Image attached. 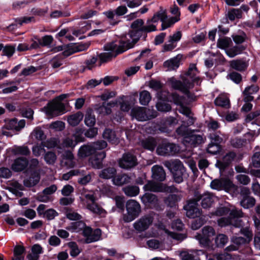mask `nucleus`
<instances>
[{
    "label": "nucleus",
    "mask_w": 260,
    "mask_h": 260,
    "mask_svg": "<svg viewBox=\"0 0 260 260\" xmlns=\"http://www.w3.org/2000/svg\"><path fill=\"white\" fill-rule=\"evenodd\" d=\"M198 73L196 65L191 64L188 71L181 76L182 81L172 77L169 79L168 82L173 88L187 93L189 90L193 87L194 84H199L200 79L198 76Z\"/></svg>",
    "instance_id": "f257e3e1"
},
{
    "label": "nucleus",
    "mask_w": 260,
    "mask_h": 260,
    "mask_svg": "<svg viewBox=\"0 0 260 260\" xmlns=\"http://www.w3.org/2000/svg\"><path fill=\"white\" fill-rule=\"evenodd\" d=\"M67 97V94H61L55 100L48 103L47 105L42 109L47 116L53 117L58 115L65 110L64 105L61 101Z\"/></svg>",
    "instance_id": "f03ea898"
},
{
    "label": "nucleus",
    "mask_w": 260,
    "mask_h": 260,
    "mask_svg": "<svg viewBox=\"0 0 260 260\" xmlns=\"http://www.w3.org/2000/svg\"><path fill=\"white\" fill-rule=\"evenodd\" d=\"M126 210L122 219L125 222H129L139 216L141 211V206L136 201L129 200L126 202Z\"/></svg>",
    "instance_id": "7ed1b4c3"
},
{
    "label": "nucleus",
    "mask_w": 260,
    "mask_h": 260,
    "mask_svg": "<svg viewBox=\"0 0 260 260\" xmlns=\"http://www.w3.org/2000/svg\"><path fill=\"white\" fill-rule=\"evenodd\" d=\"M164 165L171 171L176 182L179 183L183 181V176L185 170L180 160L166 161L164 162Z\"/></svg>",
    "instance_id": "20e7f679"
},
{
    "label": "nucleus",
    "mask_w": 260,
    "mask_h": 260,
    "mask_svg": "<svg viewBox=\"0 0 260 260\" xmlns=\"http://www.w3.org/2000/svg\"><path fill=\"white\" fill-rule=\"evenodd\" d=\"M90 44L86 43L82 44H70L68 45H61L52 49L54 52L62 51V54L64 56H68L74 53L86 50Z\"/></svg>",
    "instance_id": "39448f33"
},
{
    "label": "nucleus",
    "mask_w": 260,
    "mask_h": 260,
    "mask_svg": "<svg viewBox=\"0 0 260 260\" xmlns=\"http://www.w3.org/2000/svg\"><path fill=\"white\" fill-rule=\"evenodd\" d=\"M131 115L139 121H146L156 116V112L143 107H135L132 109Z\"/></svg>",
    "instance_id": "423d86ee"
},
{
    "label": "nucleus",
    "mask_w": 260,
    "mask_h": 260,
    "mask_svg": "<svg viewBox=\"0 0 260 260\" xmlns=\"http://www.w3.org/2000/svg\"><path fill=\"white\" fill-rule=\"evenodd\" d=\"M25 125V120L21 119L18 120L16 118L8 119L5 120V124L2 130V134L7 136H9V133L5 130L11 129L17 132L21 131Z\"/></svg>",
    "instance_id": "0eeeda50"
},
{
    "label": "nucleus",
    "mask_w": 260,
    "mask_h": 260,
    "mask_svg": "<svg viewBox=\"0 0 260 260\" xmlns=\"http://www.w3.org/2000/svg\"><path fill=\"white\" fill-rule=\"evenodd\" d=\"M131 30H129L127 36L130 38H134L135 41H139L141 32L143 31L144 21L141 19H138L133 21L131 25Z\"/></svg>",
    "instance_id": "6e6552de"
},
{
    "label": "nucleus",
    "mask_w": 260,
    "mask_h": 260,
    "mask_svg": "<svg viewBox=\"0 0 260 260\" xmlns=\"http://www.w3.org/2000/svg\"><path fill=\"white\" fill-rule=\"evenodd\" d=\"M210 187L218 190H224L230 191L234 188L235 185L229 179L226 178L216 179L211 181Z\"/></svg>",
    "instance_id": "1a4fd4ad"
},
{
    "label": "nucleus",
    "mask_w": 260,
    "mask_h": 260,
    "mask_svg": "<svg viewBox=\"0 0 260 260\" xmlns=\"http://www.w3.org/2000/svg\"><path fill=\"white\" fill-rule=\"evenodd\" d=\"M179 147L173 143H165L159 145L156 152L158 155L162 156L173 155L178 152Z\"/></svg>",
    "instance_id": "9d476101"
},
{
    "label": "nucleus",
    "mask_w": 260,
    "mask_h": 260,
    "mask_svg": "<svg viewBox=\"0 0 260 260\" xmlns=\"http://www.w3.org/2000/svg\"><path fill=\"white\" fill-rule=\"evenodd\" d=\"M117 47V44L114 42L109 43L106 44L105 47V51L106 52L100 54L99 57L102 63L109 61L112 58L115 57L117 54L114 51Z\"/></svg>",
    "instance_id": "9b49d317"
},
{
    "label": "nucleus",
    "mask_w": 260,
    "mask_h": 260,
    "mask_svg": "<svg viewBox=\"0 0 260 260\" xmlns=\"http://www.w3.org/2000/svg\"><path fill=\"white\" fill-rule=\"evenodd\" d=\"M215 235V231L210 226H206L202 229V234L196 236L200 243L203 245H208L211 241V239Z\"/></svg>",
    "instance_id": "f8f14e48"
},
{
    "label": "nucleus",
    "mask_w": 260,
    "mask_h": 260,
    "mask_svg": "<svg viewBox=\"0 0 260 260\" xmlns=\"http://www.w3.org/2000/svg\"><path fill=\"white\" fill-rule=\"evenodd\" d=\"M184 209L186 216L189 218H194L201 215V211L198 208L197 201L194 199L188 200Z\"/></svg>",
    "instance_id": "ddd939ff"
},
{
    "label": "nucleus",
    "mask_w": 260,
    "mask_h": 260,
    "mask_svg": "<svg viewBox=\"0 0 260 260\" xmlns=\"http://www.w3.org/2000/svg\"><path fill=\"white\" fill-rule=\"evenodd\" d=\"M137 164L136 157L130 153L124 154L119 160V167L124 169H130L135 167Z\"/></svg>",
    "instance_id": "4468645a"
},
{
    "label": "nucleus",
    "mask_w": 260,
    "mask_h": 260,
    "mask_svg": "<svg viewBox=\"0 0 260 260\" xmlns=\"http://www.w3.org/2000/svg\"><path fill=\"white\" fill-rule=\"evenodd\" d=\"M153 221V218L150 215L142 216L134 223V228L139 232H144L149 228Z\"/></svg>",
    "instance_id": "2eb2a0df"
},
{
    "label": "nucleus",
    "mask_w": 260,
    "mask_h": 260,
    "mask_svg": "<svg viewBox=\"0 0 260 260\" xmlns=\"http://www.w3.org/2000/svg\"><path fill=\"white\" fill-rule=\"evenodd\" d=\"M138 41H135L134 38H129L127 35L124 39L120 41L119 45H117V47L114 51L117 55L133 48Z\"/></svg>",
    "instance_id": "dca6fc26"
},
{
    "label": "nucleus",
    "mask_w": 260,
    "mask_h": 260,
    "mask_svg": "<svg viewBox=\"0 0 260 260\" xmlns=\"http://www.w3.org/2000/svg\"><path fill=\"white\" fill-rule=\"evenodd\" d=\"M138 41H135L134 38H129L127 35L124 39L120 41L119 45H117V47L114 51L117 55L133 48Z\"/></svg>",
    "instance_id": "f3484780"
},
{
    "label": "nucleus",
    "mask_w": 260,
    "mask_h": 260,
    "mask_svg": "<svg viewBox=\"0 0 260 260\" xmlns=\"http://www.w3.org/2000/svg\"><path fill=\"white\" fill-rule=\"evenodd\" d=\"M194 200L197 201V202L201 200V206L204 209L210 208L214 202V196L213 194L206 192L203 195L197 196Z\"/></svg>",
    "instance_id": "a211bd4d"
},
{
    "label": "nucleus",
    "mask_w": 260,
    "mask_h": 260,
    "mask_svg": "<svg viewBox=\"0 0 260 260\" xmlns=\"http://www.w3.org/2000/svg\"><path fill=\"white\" fill-rule=\"evenodd\" d=\"M116 104V102L104 103L102 105H96L94 107V109L99 114L103 115H108L111 113V108L114 107Z\"/></svg>",
    "instance_id": "6ab92c4d"
},
{
    "label": "nucleus",
    "mask_w": 260,
    "mask_h": 260,
    "mask_svg": "<svg viewBox=\"0 0 260 260\" xmlns=\"http://www.w3.org/2000/svg\"><path fill=\"white\" fill-rule=\"evenodd\" d=\"M61 165L68 168H74L76 162L73 153L71 151H66L62 155Z\"/></svg>",
    "instance_id": "aec40b11"
},
{
    "label": "nucleus",
    "mask_w": 260,
    "mask_h": 260,
    "mask_svg": "<svg viewBox=\"0 0 260 260\" xmlns=\"http://www.w3.org/2000/svg\"><path fill=\"white\" fill-rule=\"evenodd\" d=\"M152 178L155 180L162 181L166 179V173L161 166H154L152 169Z\"/></svg>",
    "instance_id": "412c9836"
},
{
    "label": "nucleus",
    "mask_w": 260,
    "mask_h": 260,
    "mask_svg": "<svg viewBox=\"0 0 260 260\" xmlns=\"http://www.w3.org/2000/svg\"><path fill=\"white\" fill-rule=\"evenodd\" d=\"M106 155L104 151L98 153L90 158V163L93 168L99 169L102 167L103 160Z\"/></svg>",
    "instance_id": "4be33fe9"
},
{
    "label": "nucleus",
    "mask_w": 260,
    "mask_h": 260,
    "mask_svg": "<svg viewBox=\"0 0 260 260\" xmlns=\"http://www.w3.org/2000/svg\"><path fill=\"white\" fill-rule=\"evenodd\" d=\"M259 90L258 86L252 85L245 88L243 93L244 96V101L245 102H249L253 100V96L251 94L256 93Z\"/></svg>",
    "instance_id": "5701e85b"
},
{
    "label": "nucleus",
    "mask_w": 260,
    "mask_h": 260,
    "mask_svg": "<svg viewBox=\"0 0 260 260\" xmlns=\"http://www.w3.org/2000/svg\"><path fill=\"white\" fill-rule=\"evenodd\" d=\"M229 63L230 67L240 72L245 71L248 66V62L243 59L233 60Z\"/></svg>",
    "instance_id": "b1692460"
},
{
    "label": "nucleus",
    "mask_w": 260,
    "mask_h": 260,
    "mask_svg": "<svg viewBox=\"0 0 260 260\" xmlns=\"http://www.w3.org/2000/svg\"><path fill=\"white\" fill-rule=\"evenodd\" d=\"M167 18V10L162 7L159 8V10L155 13L152 18L147 20V23H156L160 20L161 23Z\"/></svg>",
    "instance_id": "393cba45"
},
{
    "label": "nucleus",
    "mask_w": 260,
    "mask_h": 260,
    "mask_svg": "<svg viewBox=\"0 0 260 260\" xmlns=\"http://www.w3.org/2000/svg\"><path fill=\"white\" fill-rule=\"evenodd\" d=\"M103 137L112 144L116 145L119 142V138L116 136L115 132L110 129H106L104 132Z\"/></svg>",
    "instance_id": "a878e982"
},
{
    "label": "nucleus",
    "mask_w": 260,
    "mask_h": 260,
    "mask_svg": "<svg viewBox=\"0 0 260 260\" xmlns=\"http://www.w3.org/2000/svg\"><path fill=\"white\" fill-rule=\"evenodd\" d=\"M205 138L201 135L192 134L189 136L185 137L184 141L190 145L200 144L204 142Z\"/></svg>",
    "instance_id": "bb28decb"
},
{
    "label": "nucleus",
    "mask_w": 260,
    "mask_h": 260,
    "mask_svg": "<svg viewBox=\"0 0 260 260\" xmlns=\"http://www.w3.org/2000/svg\"><path fill=\"white\" fill-rule=\"evenodd\" d=\"M28 165V161L24 158H18L16 159L12 165V168L16 172L24 170Z\"/></svg>",
    "instance_id": "cd10ccee"
},
{
    "label": "nucleus",
    "mask_w": 260,
    "mask_h": 260,
    "mask_svg": "<svg viewBox=\"0 0 260 260\" xmlns=\"http://www.w3.org/2000/svg\"><path fill=\"white\" fill-rule=\"evenodd\" d=\"M143 189L145 191L153 192L161 191L164 190L162 184L155 183L152 181H148L147 183L144 186Z\"/></svg>",
    "instance_id": "c85d7f7f"
},
{
    "label": "nucleus",
    "mask_w": 260,
    "mask_h": 260,
    "mask_svg": "<svg viewBox=\"0 0 260 260\" xmlns=\"http://www.w3.org/2000/svg\"><path fill=\"white\" fill-rule=\"evenodd\" d=\"M83 118V114L80 112L72 114L68 117V122L70 125L75 126L78 125Z\"/></svg>",
    "instance_id": "c756f323"
},
{
    "label": "nucleus",
    "mask_w": 260,
    "mask_h": 260,
    "mask_svg": "<svg viewBox=\"0 0 260 260\" xmlns=\"http://www.w3.org/2000/svg\"><path fill=\"white\" fill-rule=\"evenodd\" d=\"M95 152L92 145H84L80 147L78 151L79 157L84 158L90 155Z\"/></svg>",
    "instance_id": "7c9ffc66"
},
{
    "label": "nucleus",
    "mask_w": 260,
    "mask_h": 260,
    "mask_svg": "<svg viewBox=\"0 0 260 260\" xmlns=\"http://www.w3.org/2000/svg\"><path fill=\"white\" fill-rule=\"evenodd\" d=\"M116 173V170L114 167H108L102 170L99 176L103 179H108L114 177Z\"/></svg>",
    "instance_id": "2f4dec72"
},
{
    "label": "nucleus",
    "mask_w": 260,
    "mask_h": 260,
    "mask_svg": "<svg viewBox=\"0 0 260 260\" xmlns=\"http://www.w3.org/2000/svg\"><path fill=\"white\" fill-rule=\"evenodd\" d=\"M40 179L39 174L35 172L31 174L29 178L24 180L23 183L25 186L31 187L36 185L39 182Z\"/></svg>",
    "instance_id": "473e14b6"
},
{
    "label": "nucleus",
    "mask_w": 260,
    "mask_h": 260,
    "mask_svg": "<svg viewBox=\"0 0 260 260\" xmlns=\"http://www.w3.org/2000/svg\"><path fill=\"white\" fill-rule=\"evenodd\" d=\"M179 66V60L177 57L171 58L164 63V68H167L169 71L176 70Z\"/></svg>",
    "instance_id": "72a5a7b5"
},
{
    "label": "nucleus",
    "mask_w": 260,
    "mask_h": 260,
    "mask_svg": "<svg viewBox=\"0 0 260 260\" xmlns=\"http://www.w3.org/2000/svg\"><path fill=\"white\" fill-rule=\"evenodd\" d=\"M181 260H197V252L193 250H185L180 253Z\"/></svg>",
    "instance_id": "f704fd0d"
},
{
    "label": "nucleus",
    "mask_w": 260,
    "mask_h": 260,
    "mask_svg": "<svg viewBox=\"0 0 260 260\" xmlns=\"http://www.w3.org/2000/svg\"><path fill=\"white\" fill-rule=\"evenodd\" d=\"M235 154L234 152H230L226 154L222 159V161L218 162V164L220 169H224L228 166L234 159Z\"/></svg>",
    "instance_id": "c9c22d12"
},
{
    "label": "nucleus",
    "mask_w": 260,
    "mask_h": 260,
    "mask_svg": "<svg viewBox=\"0 0 260 260\" xmlns=\"http://www.w3.org/2000/svg\"><path fill=\"white\" fill-rule=\"evenodd\" d=\"M130 177L126 174H122L115 177L112 181L113 183L118 186L122 185L129 182Z\"/></svg>",
    "instance_id": "e433bc0d"
},
{
    "label": "nucleus",
    "mask_w": 260,
    "mask_h": 260,
    "mask_svg": "<svg viewBox=\"0 0 260 260\" xmlns=\"http://www.w3.org/2000/svg\"><path fill=\"white\" fill-rule=\"evenodd\" d=\"M125 194L129 197H135L139 193V188L137 186H127L123 188Z\"/></svg>",
    "instance_id": "4c0bfd02"
},
{
    "label": "nucleus",
    "mask_w": 260,
    "mask_h": 260,
    "mask_svg": "<svg viewBox=\"0 0 260 260\" xmlns=\"http://www.w3.org/2000/svg\"><path fill=\"white\" fill-rule=\"evenodd\" d=\"M151 99V94L147 90H143L140 93L139 102L142 105H147Z\"/></svg>",
    "instance_id": "58836bf2"
},
{
    "label": "nucleus",
    "mask_w": 260,
    "mask_h": 260,
    "mask_svg": "<svg viewBox=\"0 0 260 260\" xmlns=\"http://www.w3.org/2000/svg\"><path fill=\"white\" fill-rule=\"evenodd\" d=\"M255 204V199L252 197H243L240 202L241 205L244 208H249Z\"/></svg>",
    "instance_id": "ea45409f"
},
{
    "label": "nucleus",
    "mask_w": 260,
    "mask_h": 260,
    "mask_svg": "<svg viewBox=\"0 0 260 260\" xmlns=\"http://www.w3.org/2000/svg\"><path fill=\"white\" fill-rule=\"evenodd\" d=\"M228 241V236L222 234H218L215 239V244L218 247H223Z\"/></svg>",
    "instance_id": "a19ab883"
},
{
    "label": "nucleus",
    "mask_w": 260,
    "mask_h": 260,
    "mask_svg": "<svg viewBox=\"0 0 260 260\" xmlns=\"http://www.w3.org/2000/svg\"><path fill=\"white\" fill-rule=\"evenodd\" d=\"M86 207L88 210L95 214L101 215L105 213V211L99 207L94 201L91 203H88Z\"/></svg>",
    "instance_id": "79ce46f5"
},
{
    "label": "nucleus",
    "mask_w": 260,
    "mask_h": 260,
    "mask_svg": "<svg viewBox=\"0 0 260 260\" xmlns=\"http://www.w3.org/2000/svg\"><path fill=\"white\" fill-rule=\"evenodd\" d=\"M142 201L145 204H155L157 203V199L156 197L153 194L146 193L141 198Z\"/></svg>",
    "instance_id": "37998d69"
},
{
    "label": "nucleus",
    "mask_w": 260,
    "mask_h": 260,
    "mask_svg": "<svg viewBox=\"0 0 260 260\" xmlns=\"http://www.w3.org/2000/svg\"><path fill=\"white\" fill-rule=\"evenodd\" d=\"M142 145L144 148L153 151L156 145V142L154 139L148 138L142 142Z\"/></svg>",
    "instance_id": "c03bdc74"
},
{
    "label": "nucleus",
    "mask_w": 260,
    "mask_h": 260,
    "mask_svg": "<svg viewBox=\"0 0 260 260\" xmlns=\"http://www.w3.org/2000/svg\"><path fill=\"white\" fill-rule=\"evenodd\" d=\"M179 200L180 198L177 195L171 194L165 200V203L169 207L176 208V203Z\"/></svg>",
    "instance_id": "a18cd8bd"
},
{
    "label": "nucleus",
    "mask_w": 260,
    "mask_h": 260,
    "mask_svg": "<svg viewBox=\"0 0 260 260\" xmlns=\"http://www.w3.org/2000/svg\"><path fill=\"white\" fill-rule=\"evenodd\" d=\"M179 20L178 17H172L169 19H166L161 23V30H165V29L171 27L176 22H177Z\"/></svg>",
    "instance_id": "49530a36"
},
{
    "label": "nucleus",
    "mask_w": 260,
    "mask_h": 260,
    "mask_svg": "<svg viewBox=\"0 0 260 260\" xmlns=\"http://www.w3.org/2000/svg\"><path fill=\"white\" fill-rule=\"evenodd\" d=\"M85 123L88 126H92L95 123V116L92 113L91 110L87 111L85 117Z\"/></svg>",
    "instance_id": "de8ad7c7"
},
{
    "label": "nucleus",
    "mask_w": 260,
    "mask_h": 260,
    "mask_svg": "<svg viewBox=\"0 0 260 260\" xmlns=\"http://www.w3.org/2000/svg\"><path fill=\"white\" fill-rule=\"evenodd\" d=\"M215 104L218 106L229 108L230 106V101L226 97L219 96L215 99Z\"/></svg>",
    "instance_id": "09e8293b"
},
{
    "label": "nucleus",
    "mask_w": 260,
    "mask_h": 260,
    "mask_svg": "<svg viewBox=\"0 0 260 260\" xmlns=\"http://www.w3.org/2000/svg\"><path fill=\"white\" fill-rule=\"evenodd\" d=\"M227 16L230 20L233 21L236 18H241L242 13L240 10L238 9H233L228 12Z\"/></svg>",
    "instance_id": "8fccbe9b"
},
{
    "label": "nucleus",
    "mask_w": 260,
    "mask_h": 260,
    "mask_svg": "<svg viewBox=\"0 0 260 260\" xmlns=\"http://www.w3.org/2000/svg\"><path fill=\"white\" fill-rule=\"evenodd\" d=\"M44 159L47 164L48 165L54 164L57 159V156L55 153L52 151H49L47 152L44 156Z\"/></svg>",
    "instance_id": "3c124183"
},
{
    "label": "nucleus",
    "mask_w": 260,
    "mask_h": 260,
    "mask_svg": "<svg viewBox=\"0 0 260 260\" xmlns=\"http://www.w3.org/2000/svg\"><path fill=\"white\" fill-rule=\"evenodd\" d=\"M156 107L158 111L160 112H168L171 110V106L170 104L163 101H160L156 103Z\"/></svg>",
    "instance_id": "603ef678"
},
{
    "label": "nucleus",
    "mask_w": 260,
    "mask_h": 260,
    "mask_svg": "<svg viewBox=\"0 0 260 260\" xmlns=\"http://www.w3.org/2000/svg\"><path fill=\"white\" fill-rule=\"evenodd\" d=\"M32 137L38 140H43L45 139L46 136L43 131L40 127H36L31 134Z\"/></svg>",
    "instance_id": "864d4df0"
},
{
    "label": "nucleus",
    "mask_w": 260,
    "mask_h": 260,
    "mask_svg": "<svg viewBox=\"0 0 260 260\" xmlns=\"http://www.w3.org/2000/svg\"><path fill=\"white\" fill-rule=\"evenodd\" d=\"M231 42V39L229 38H221L218 40L217 45L220 48L226 49L229 46Z\"/></svg>",
    "instance_id": "5fc2aeb1"
},
{
    "label": "nucleus",
    "mask_w": 260,
    "mask_h": 260,
    "mask_svg": "<svg viewBox=\"0 0 260 260\" xmlns=\"http://www.w3.org/2000/svg\"><path fill=\"white\" fill-rule=\"evenodd\" d=\"M101 231L100 229H96L94 231H92V233L91 236L89 238H87L86 241L87 243H91L93 241H98L101 236Z\"/></svg>",
    "instance_id": "6e6d98bb"
},
{
    "label": "nucleus",
    "mask_w": 260,
    "mask_h": 260,
    "mask_svg": "<svg viewBox=\"0 0 260 260\" xmlns=\"http://www.w3.org/2000/svg\"><path fill=\"white\" fill-rule=\"evenodd\" d=\"M65 127L64 123L61 121H57L52 122L49 125V128L53 129L56 131H61Z\"/></svg>",
    "instance_id": "4d7b16f0"
},
{
    "label": "nucleus",
    "mask_w": 260,
    "mask_h": 260,
    "mask_svg": "<svg viewBox=\"0 0 260 260\" xmlns=\"http://www.w3.org/2000/svg\"><path fill=\"white\" fill-rule=\"evenodd\" d=\"M68 246L71 249L70 254L71 255L75 256L80 253V250L76 243L73 242H70L68 244Z\"/></svg>",
    "instance_id": "13d9d810"
},
{
    "label": "nucleus",
    "mask_w": 260,
    "mask_h": 260,
    "mask_svg": "<svg viewBox=\"0 0 260 260\" xmlns=\"http://www.w3.org/2000/svg\"><path fill=\"white\" fill-rule=\"evenodd\" d=\"M243 49L240 47H235L226 51L227 55L230 57H234L236 55L240 54Z\"/></svg>",
    "instance_id": "bf43d9fd"
},
{
    "label": "nucleus",
    "mask_w": 260,
    "mask_h": 260,
    "mask_svg": "<svg viewBox=\"0 0 260 260\" xmlns=\"http://www.w3.org/2000/svg\"><path fill=\"white\" fill-rule=\"evenodd\" d=\"M231 143L233 147L240 148L245 144L246 141L244 140L236 138L232 139Z\"/></svg>",
    "instance_id": "052dcab7"
},
{
    "label": "nucleus",
    "mask_w": 260,
    "mask_h": 260,
    "mask_svg": "<svg viewBox=\"0 0 260 260\" xmlns=\"http://www.w3.org/2000/svg\"><path fill=\"white\" fill-rule=\"evenodd\" d=\"M53 38L51 36H45L41 40H39V44L41 46H48L52 43Z\"/></svg>",
    "instance_id": "680f3d73"
},
{
    "label": "nucleus",
    "mask_w": 260,
    "mask_h": 260,
    "mask_svg": "<svg viewBox=\"0 0 260 260\" xmlns=\"http://www.w3.org/2000/svg\"><path fill=\"white\" fill-rule=\"evenodd\" d=\"M92 146L95 151V150H101L106 148L107 146V143L104 140H101L93 143Z\"/></svg>",
    "instance_id": "e2e57ef3"
},
{
    "label": "nucleus",
    "mask_w": 260,
    "mask_h": 260,
    "mask_svg": "<svg viewBox=\"0 0 260 260\" xmlns=\"http://www.w3.org/2000/svg\"><path fill=\"white\" fill-rule=\"evenodd\" d=\"M236 179L241 184L243 185H247L250 181V179L248 176L243 174L237 175Z\"/></svg>",
    "instance_id": "0e129e2a"
},
{
    "label": "nucleus",
    "mask_w": 260,
    "mask_h": 260,
    "mask_svg": "<svg viewBox=\"0 0 260 260\" xmlns=\"http://www.w3.org/2000/svg\"><path fill=\"white\" fill-rule=\"evenodd\" d=\"M231 241L238 247L239 246L244 244L247 242V239L241 237H237L233 236L231 238Z\"/></svg>",
    "instance_id": "69168bd1"
},
{
    "label": "nucleus",
    "mask_w": 260,
    "mask_h": 260,
    "mask_svg": "<svg viewBox=\"0 0 260 260\" xmlns=\"http://www.w3.org/2000/svg\"><path fill=\"white\" fill-rule=\"evenodd\" d=\"M58 215V213L52 209H50L46 210L44 212V216L48 220H52Z\"/></svg>",
    "instance_id": "338daca9"
},
{
    "label": "nucleus",
    "mask_w": 260,
    "mask_h": 260,
    "mask_svg": "<svg viewBox=\"0 0 260 260\" xmlns=\"http://www.w3.org/2000/svg\"><path fill=\"white\" fill-rule=\"evenodd\" d=\"M252 165L255 168L260 167V152H256L253 155Z\"/></svg>",
    "instance_id": "774afa93"
}]
</instances>
